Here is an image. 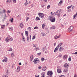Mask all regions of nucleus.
Wrapping results in <instances>:
<instances>
[{
    "label": "nucleus",
    "instance_id": "44",
    "mask_svg": "<svg viewBox=\"0 0 77 77\" xmlns=\"http://www.w3.org/2000/svg\"><path fill=\"white\" fill-rule=\"evenodd\" d=\"M13 1L14 3H16V2L17 1L16 0H13Z\"/></svg>",
    "mask_w": 77,
    "mask_h": 77
},
{
    "label": "nucleus",
    "instance_id": "16",
    "mask_svg": "<svg viewBox=\"0 0 77 77\" xmlns=\"http://www.w3.org/2000/svg\"><path fill=\"white\" fill-rule=\"evenodd\" d=\"M35 20H36V21H38V20H40V18H39L38 17H37L35 19Z\"/></svg>",
    "mask_w": 77,
    "mask_h": 77
},
{
    "label": "nucleus",
    "instance_id": "26",
    "mask_svg": "<svg viewBox=\"0 0 77 77\" xmlns=\"http://www.w3.org/2000/svg\"><path fill=\"white\" fill-rule=\"evenodd\" d=\"M56 26H52L51 27V28L52 29H55L56 28Z\"/></svg>",
    "mask_w": 77,
    "mask_h": 77
},
{
    "label": "nucleus",
    "instance_id": "63",
    "mask_svg": "<svg viewBox=\"0 0 77 77\" xmlns=\"http://www.w3.org/2000/svg\"><path fill=\"white\" fill-rule=\"evenodd\" d=\"M26 15H27V16H29V14H26Z\"/></svg>",
    "mask_w": 77,
    "mask_h": 77
},
{
    "label": "nucleus",
    "instance_id": "38",
    "mask_svg": "<svg viewBox=\"0 0 77 77\" xmlns=\"http://www.w3.org/2000/svg\"><path fill=\"white\" fill-rule=\"evenodd\" d=\"M72 54H77V52H75V53H72Z\"/></svg>",
    "mask_w": 77,
    "mask_h": 77
},
{
    "label": "nucleus",
    "instance_id": "19",
    "mask_svg": "<svg viewBox=\"0 0 77 77\" xmlns=\"http://www.w3.org/2000/svg\"><path fill=\"white\" fill-rule=\"evenodd\" d=\"M62 45V43H59L58 45V46L57 47H61V45Z\"/></svg>",
    "mask_w": 77,
    "mask_h": 77
},
{
    "label": "nucleus",
    "instance_id": "41",
    "mask_svg": "<svg viewBox=\"0 0 77 77\" xmlns=\"http://www.w3.org/2000/svg\"><path fill=\"white\" fill-rule=\"evenodd\" d=\"M26 21H28V20H29V17H27H27H26Z\"/></svg>",
    "mask_w": 77,
    "mask_h": 77
},
{
    "label": "nucleus",
    "instance_id": "12",
    "mask_svg": "<svg viewBox=\"0 0 77 77\" xmlns=\"http://www.w3.org/2000/svg\"><path fill=\"white\" fill-rule=\"evenodd\" d=\"M10 39H6L5 40V41L6 42H8V41H9V40H10L11 41H12L13 40V39H12V38H10Z\"/></svg>",
    "mask_w": 77,
    "mask_h": 77
},
{
    "label": "nucleus",
    "instance_id": "18",
    "mask_svg": "<svg viewBox=\"0 0 77 77\" xmlns=\"http://www.w3.org/2000/svg\"><path fill=\"white\" fill-rule=\"evenodd\" d=\"M47 69V67L46 66H45L44 67H43V68L42 70L43 71H45V70H46Z\"/></svg>",
    "mask_w": 77,
    "mask_h": 77
},
{
    "label": "nucleus",
    "instance_id": "43",
    "mask_svg": "<svg viewBox=\"0 0 77 77\" xmlns=\"http://www.w3.org/2000/svg\"><path fill=\"white\" fill-rule=\"evenodd\" d=\"M33 47H36V44H35L33 45Z\"/></svg>",
    "mask_w": 77,
    "mask_h": 77
},
{
    "label": "nucleus",
    "instance_id": "53",
    "mask_svg": "<svg viewBox=\"0 0 77 77\" xmlns=\"http://www.w3.org/2000/svg\"><path fill=\"white\" fill-rule=\"evenodd\" d=\"M49 77H52V75H49Z\"/></svg>",
    "mask_w": 77,
    "mask_h": 77
},
{
    "label": "nucleus",
    "instance_id": "10",
    "mask_svg": "<svg viewBox=\"0 0 77 77\" xmlns=\"http://www.w3.org/2000/svg\"><path fill=\"white\" fill-rule=\"evenodd\" d=\"M62 71H61V70H60V69H57V72L58 73H60Z\"/></svg>",
    "mask_w": 77,
    "mask_h": 77
},
{
    "label": "nucleus",
    "instance_id": "42",
    "mask_svg": "<svg viewBox=\"0 0 77 77\" xmlns=\"http://www.w3.org/2000/svg\"><path fill=\"white\" fill-rule=\"evenodd\" d=\"M11 57H13L14 56V53H12L11 54Z\"/></svg>",
    "mask_w": 77,
    "mask_h": 77
},
{
    "label": "nucleus",
    "instance_id": "48",
    "mask_svg": "<svg viewBox=\"0 0 77 77\" xmlns=\"http://www.w3.org/2000/svg\"><path fill=\"white\" fill-rule=\"evenodd\" d=\"M41 66H39V67L38 68V69H41Z\"/></svg>",
    "mask_w": 77,
    "mask_h": 77
},
{
    "label": "nucleus",
    "instance_id": "7",
    "mask_svg": "<svg viewBox=\"0 0 77 77\" xmlns=\"http://www.w3.org/2000/svg\"><path fill=\"white\" fill-rule=\"evenodd\" d=\"M73 26H71L68 29V31L69 32H70V31H72V30L73 29Z\"/></svg>",
    "mask_w": 77,
    "mask_h": 77
},
{
    "label": "nucleus",
    "instance_id": "3",
    "mask_svg": "<svg viewBox=\"0 0 77 77\" xmlns=\"http://www.w3.org/2000/svg\"><path fill=\"white\" fill-rule=\"evenodd\" d=\"M38 15L40 18H44V15L43 14V13H38Z\"/></svg>",
    "mask_w": 77,
    "mask_h": 77
},
{
    "label": "nucleus",
    "instance_id": "64",
    "mask_svg": "<svg viewBox=\"0 0 77 77\" xmlns=\"http://www.w3.org/2000/svg\"><path fill=\"white\" fill-rule=\"evenodd\" d=\"M25 39H23V41L24 42H25L26 41V40H25Z\"/></svg>",
    "mask_w": 77,
    "mask_h": 77
},
{
    "label": "nucleus",
    "instance_id": "24",
    "mask_svg": "<svg viewBox=\"0 0 77 77\" xmlns=\"http://www.w3.org/2000/svg\"><path fill=\"white\" fill-rule=\"evenodd\" d=\"M41 34H42V36H44L45 35V34L44 32L42 33Z\"/></svg>",
    "mask_w": 77,
    "mask_h": 77
},
{
    "label": "nucleus",
    "instance_id": "33",
    "mask_svg": "<svg viewBox=\"0 0 77 77\" xmlns=\"http://www.w3.org/2000/svg\"><path fill=\"white\" fill-rule=\"evenodd\" d=\"M72 7V6H68V7H67V8L68 9H69V8H71Z\"/></svg>",
    "mask_w": 77,
    "mask_h": 77
},
{
    "label": "nucleus",
    "instance_id": "27",
    "mask_svg": "<svg viewBox=\"0 0 77 77\" xmlns=\"http://www.w3.org/2000/svg\"><path fill=\"white\" fill-rule=\"evenodd\" d=\"M13 50L12 48H10L8 50V51H12Z\"/></svg>",
    "mask_w": 77,
    "mask_h": 77
},
{
    "label": "nucleus",
    "instance_id": "40",
    "mask_svg": "<svg viewBox=\"0 0 77 77\" xmlns=\"http://www.w3.org/2000/svg\"><path fill=\"white\" fill-rule=\"evenodd\" d=\"M27 4H28V3H27V2H26H26L25 3V6H26V5H27Z\"/></svg>",
    "mask_w": 77,
    "mask_h": 77
},
{
    "label": "nucleus",
    "instance_id": "25",
    "mask_svg": "<svg viewBox=\"0 0 77 77\" xmlns=\"http://www.w3.org/2000/svg\"><path fill=\"white\" fill-rule=\"evenodd\" d=\"M69 62H70L71 61V57H69L68 59Z\"/></svg>",
    "mask_w": 77,
    "mask_h": 77
},
{
    "label": "nucleus",
    "instance_id": "34",
    "mask_svg": "<svg viewBox=\"0 0 77 77\" xmlns=\"http://www.w3.org/2000/svg\"><path fill=\"white\" fill-rule=\"evenodd\" d=\"M63 57V59H65L66 58V55H64Z\"/></svg>",
    "mask_w": 77,
    "mask_h": 77
},
{
    "label": "nucleus",
    "instance_id": "6",
    "mask_svg": "<svg viewBox=\"0 0 77 77\" xmlns=\"http://www.w3.org/2000/svg\"><path fill=\"white\" fill-rule=\"evenodd\" d=\"M63 66L66 68H68V67H69V65L67 63H65L64 65Z\"/></svg>",
    "mask_w": 77,
    "mask_h": 77
},
{
    "label": "nucleus",
    "instance_id": "15",
    "mask_svg": "<svg viewBox=\"0 0 77 77\" xmlns=\"http://www.w3.org/2000/svg\"><path fill=\"white\" fill-rule=\"evenodd\" d=\"M36 59V61H37V63H39L40 62V61L39 60V59L38 58H35Z\"/></svg>",
    "mask_w": 77,
    "mask_h": 77
},
{
    "label": "nucleus",
    "instance_id": "39",
    "mask_svg": "<svg viewBox=\"0 0 77 77\" xmlns=\"http://www.w3.org/2000/svg\"><path fill=\"white\" fill-rule=\"evenodd\" d=\"M45 48L44 47L43 48V51H45Z\"/></svg>",
    "mask_w": 77,
    "mask_h": 77
},
{
    "label": "nucleus",
    "instance_id": "47",
    "mask_svg": "<svg viewBox=\"0 0 77 77\" xmlns=\"http://www.w3.org/2000/svg\"><path fill=\"white\" fill-rule=\"evenodd\" d=\"M62 55L60 54V55L58 56V57H62Z\"/></svg>",
    "mask_w": 77,
    "mask_h": 77
},
{
    "label": "nucleus",
    "instance_id": "36",
    "mask_svg": "<svg viewBox=\"0 0 77 77\" xmlns=\"http://www.w3.org/2000/svg\"><path fill=\"white\" fill-rule=\"evenodd\" d=\"M45 25L44 24L43 25H42V29H44V26H45Z\"/></svg>",
    "mask_w": 77,
    "mask_h": 77
},
{
    "label": "nucleus",
    "instance_id": "23",
    "mask_svg": "<svg viewBox=\"0 0 77 77\" xmlns=\"http://www.w3.org/2000/svg\"><path fill=\"white\" fill-rule=\"evenodd\" d=\"M5 25H2L1 26V29H4V28H5Z\"/></svg>",
    "mask_w": 77,
    "mask_h": 77
},
{
    "label": "nucleus",
    "instance_id": "11",
    "mask_svg": "<svg viewBox=\"0 0 77 77\" xmlns=\"http://www.w3.org/2000/svg\"><path fill=\"white\" fill-rule=\"evenodd\" d=\"M33 59V56L32 55L30 57V60L31 61H32Z\"/></svg>",
    "mask_w": 77,
    "mask_h": 77
},
{
    "label": "nucleus",
    "instance_id": "31",
    "mask_svg": "<svg viewBox=\"0 0 77 77\" xmlns=\"http://www.w3.org/2000/svg\"><path fill=\"white\" fill-rule=\"evenodd\" d=\"M10 21H11V23H13V18H12L11 20H10Z\"/></svg>",
    "mask_w": 77,
    "mask_h": 77
},
{
    "label": "nucleus",
    "instance_id": "32",
    "mask_svg": "<svg viewBox=\"0 0 77 77\" xmlns=\"http://www.w3.org/2000/svg\"><path fill=\"white\" fill-rule=\"evenodd\" d=\"M76 16H77L76 15H74L73 16V20H75V17H76Z\"/></svg>",
    "mask_w": 77,
    "mask_h": 77
},
{
    "label": "nucleus",
    "instance_id": "61",
    "mask_svg": "<svg viewBox=\"0 0 77 77\" xmlns=\"http://www.w3.org/2000/svg\"><path fill=\"white\" fill-rule=\"evenodd\" d=\"M21 35L22 36H23V33H21Z\"/></svg>",
    "mask_w": 77,
    "mask_h": 77
},
{
    "label": "nucleus",
    "instance_id": "8",
    "mask_svg": "<svg viewBox=\"0 0 77 77\" xmlns=\"http://www.w3.org/2000/svg\"><path fill=\"white\" fill-rule=\"evenodd\" d=\"M64 50V48L60 47L59 49V52H61V51H62Z\"/></svg>",
    "mask_w": 77,
    "mask_h": 77
},
{
    "label": "nucleus",
    "instance_id": "29",
    "mask_svg": "<svg viewBox=\"0 0 77 77\" xmlns=\"http://www.w3.org/2000/svg\"><path fill=\"white\" fill-rule=\"evenodd\" d=\"M12 29H13L12 27H9V30H12Z\"/></svg>",
    "mask_w": 77,
    "mask_h": 77
},
{
    "label": "nucleus",
    "instance_id": "37",
    "mask_svg": "<svg viewBox=\"0 0 77 77\" xmlns=\"http://www.w3.org/2000/svg\"><path fill=\"white\" fill-rule=\"evenodd\" d=\"M35 38V35H34L33 37H32V39L33 40Z\"/></svg>",
    "mask_w": 77,
    "mask_h": 77
},
{
    "label": "nucleus",
    "instance_id": "21",
    "mask_svg": "<svg viewBox=\"0 0 77 77\" xmlns=\"http://www.w3.org/2000/svg\"><path fill=\"white\" fill-rule=\"evenodd\" d=\"M62 1H60L59 2L58 5L59 6H60V5H61V4H62Z\"/></svg>",
    "mask_w": 77,
    "mask_h": 77
},
{
    "label": "nucleus",
    "instance_id": "55",
    "mask_svg": "<svg viewBox=\"0 0 77 77\" xmlns=\"http://www.w3.org/2000/svg\"><path fill=\"white\" fill-rule=\"evenodd\" d=\"M44 1H45V2H46V3H47V0H43Z\"/></svg>",
    "mask_w": 77,
    "mask_h": 77
},
{
    "label": "nucleus",
    "instance_id": "9",
    "mask_svg": "<svg viewBox=\"0 0 77 77\" xmlns=\"http://www.w3.org/2000/svg\"><path fill=\"white\" fill-rule=\"evenodd\" d=\"M58 49H59L58 47H56V48L55 49L54 51V53H56L57 51H58Z\"/></svg>",
    "mask_w": 77,
    "mask_h": 77
},
{
    "label": "nucleus",
    "instance_id": "30",
    "mask_svg": "<svg viewBox=\"0 0 77 77\" xmlns=\"http://www.w3.org/2000/svg\"><path fill=\"white\" fill-rule=\"evenodd\" d=\"M7 74H9V70H7V72H6Z\"/></svg>",
    "mask_w": 77,
    "mask_h": 77
},
{
    "label": "nucleus",
    "instance_id": "45",
    "mask_svg": "<svg viewBox=\"0 0 77 77\" xmlns=\"http://www.w3.org/2000/svg\"><path fill=\"white\" fill-rule=\"evenodd\" d=\"M41 52H40L39 53H38L37 54L38 56H40V55H41Z\"/></svg>",
    "mask_w": 77,
    "mask_h": 77
},
{
    "label": "nucleus",
    "instance_id": "46",
    "mask_svg": "<svg viewBox=\"0 0 77 77\" xmlns=\"http://www.w3.org/2000/svg\"><path fill=\"white\" fill-rule=\"evenodd\" d=\"M44 58H41V60H42V61H43V60H44Z\"/></svg>",
    "mask_w": 77,
    "mask_h": 77
},
{
    "label": "nucleus",
    "instance_id": "2",
    "mask_svg": "<svg viewBox=\"0 0 77 77\" xmlns=\"http://www.w3.org/2000/svg\"><path fill=\"white\" fill-rule=\"evenodd\" d=\"M49 17H50L49 18V20H50L51 22H52V23H54V22H55V20H56V18H55V17H54V16H53L52 17L50 16Z\"/></svg>",
    "mask_w": 77,
    "mask_h": 77
},
{
    "label": "nucleus",
    "instance_id": "35",
    "mask_svg": "<svg viewBox=\"0 0 77 77\" xmlns=\"http://www.w3.org/2000/svg\"><path fill=\"white\" fill-rule=\"evenodd\" d=\"M50 7V5H48L47 7V9H49Z\"/></svg>",
    "mask_w": 77,
    "mask_h": 77
},
{
    "label": "nucleus",
    "instance_id": "56",
    "mask_svg": "<svg viewBox=\"0 0 77 77\" xmlns=\"http://www.w3.org/2000/svg\"><path fill=\"white\" fill-rule=\"evenodd\" d=\"M19 65H21V63H19Z\"/></svg>",
    "mask_w": 77,
    "mask_h": 77
},
{
    "label": "nucleus",
    "instance_id": "60",
    "mask_svg": "<svg viewBox=\"0 0 77 77\" xmlns=\"http://www.w3.org/2000/svg\"><path fill=\"white\" fill-rule=\"evenodd\" d=\"M28 29H29V30H30V29H31V28H30V27H29L28 28Z\"/></svg>",
    "mask_w": 77,
    "mask_h": 77
},
{
    "label": "nucleus",
    "instance_id": "22",
    "mask_svg": "<svg viewBox=\"0 0 77 77\" xmlns=\"http://www.w3.org/2000/svg\"><path fill=\"white\" fill-rule=\"evenodd\" d=\"M20 27H21V28H22L23 27V23H20Z\"/></svg>",
    "mask_w": 77,
    "mask_h": 77
},
{
    "label": "nucleus",
    "instance_id": "58",
    "mask_svg": "<svg viewBox=\"0 0 77 77\" xmlns=\"http://www.w3.org/2000/svg\"><path fill=\"white\" fill-rule=\"evenodd\" d=\"M56 43H54V46H55V45H56Z\"/></svg>",
    "mask_w": 77,
    "mask_h": 77
},
{
    "label": "nucleus",
    "instance_id": "28",
    "mask_svg": "<svg viewBox=\"0 0 77 77\" xmlns=\"http://www.w3.org/2000/svg\"><path fill=\"white\" fill-rule=\"evenodd\" d=\"M34 60H35V62H34V63H35V64H36V63H37V61H36V59H35Z\"/></svg>",
    "mask_w": 77,
    "mask_h": 77
},
{
    "label": "nucleus",
    "instance_id": "13",
    "mask_svg": "<svg viewBox=\"0 0 77 77\" xmlns=\"http://www.w3.org/2000/svg\"><path fill=\"white\" fill-rule=\"evenodd\" d=\"M60 35H59L58 36H57V35H56L54 36V38L55 39H57V38H60Z\"/></svg>",
    "mask_w": 77,
    "mask_h": 77
},
{
    "label": "nucleus",
    "instance_id": "50",
    "mask_svg": "<svg viewBox=\"0 0 77 77\" xmlns=\"http://www.w3.org/2000/svg\"><path fill=\"white\" fill-rule=\"evenodd\" d=\"M35 77H39V75H38L37 76H36V75H35Z\"/></svg>",
    "mask_w": 77,
    "mask_h": 77
},
{
    "label": "nucleus",
    "instance_id": "59",
    "mask_svg": "<svg viewBox=\"0 0 77 77\" xmlns=\"http://www.w3.org/2000/svg\"><path fill=\"white\" fill-rule=\"evenodd\" d=\"M74 6H73L72 7V9H74Z\"/></svg>",
    "mask_w": 77,
    "mask_h": 77
},
{
    "label": "nucleus",
    "instance_id": "62",
    "mask_svg": "<svg viewBox=\"0 0 77 77\" xmlns=\"http://www.w3.org/2000/svg\"><path fill=\"white\" fill-rule=\"evenodd\" d=\"M8 13H10V12H11V11H8Z\"/></svg>",
    "mask_w": 77,
    "mask_h": 77
},
{
    "label": "nucleus",
    "instance_id": "4",
    "mask_svg": "<svg viewBox=\"0 0 77 77\" xmlns=\"http://www.w3.org/2000/svg\"><path fill=\"white\" fill-rule=\"evenodd\" d=\"M50 74V75H53V72H52L51 71H48L47 72V75H49Z\"/></svg>",
    "mask_w": 77,
    "mask_h": 77
},
{
    "label": "nucleus",
    "instance_id": "17",
    "mask_svg": "<svg viewBox=\"0 0 77 77\" xmlns=\"http://www.w3.org/2000/svg\"><path fill=\"white\" fill-rule=\"evenodd\" d=\"M20 71V69L18 67H17L16 72H18Z\"/></svg>",
    "mask_w": 77,
    "mask_h": 77
},
{
    "label": "nucleus",
    "instance_id": "14",
    "mask_svg": "<svg viewBox=\"0 0 77 77\" xmlns=\"http://www.w3.org/2000/svg\"><path fill=\"white\" fill-rule=\"evenodd\" d=\"M63 72H68V69H64Z\"/></svg>",
    "mask_w": 77,
    "mask_h": 77
},
{
    "label": "nucleus",
    "instance_id": "5",
    "mask_svg": "<svg viewBox=\"0 0 77 77\" xmlns=\"http://www.w3.org/2000/svg\"><path fill=\"white\" fill-rule=\"evenodd\" d=\"M28 31H26L25 35H26V36H27V40L28 41H29V35H28Z\"/></svg>",
    "mask_w": 77,
    "mask_h": 77
},
{
    "label": "nucleus",
    "instance_id": "54",
    "mask_svg": "<svg viewBox=\"0 0 77 77\" xmlns=\"http://www.w3.org/2000/svg\"><path fill=\"white\" fill-rule=\"evenodd\" d=\"M74 77H77V75L76 74H75Z\"/></svg>",
    "mask_w": 77,
    "mask_h": 77
},
{
    "label": "nucleus",
    "instance_id": "49",
    "mask_svg": "<svg viewBox=\"0 0 77 77\" xmlns=\"http://www.w3.org/2000/svg\"><path fill=\"white\" fill-rule=\"evenodd\" d=\"M2 77H8V76H6V75H4L2 76Z\"/></svg>",
    "mask_w": 77,
    "mask_h": 77
},
{
    "label": "nucleus",
    "instance_id": "20",
    "mask_svg": "<svg viewBox=\"0 0 77 77\" xmlns=\"http://www.w3.org/2000/svg\"><path fill=\"white\" fill-rule=\"evenodd\" d=\"M2 62H8V60L6 59H4L2 60Z\"/></svg>",
    "mask_w": 77,
    "mask_h": 77
},
{
    "label": "nucleus",
    "instance_id": "52",
    "mask_svg": "<svg viewBox=\"0 0 77 77\" xmlns=\"http://www.w3.org/2000/svg\"><path fill=\"white\" fill-rule=\"evenodd\" d=\"M35 48L36 49L35 50H36V51H37V50H38V48Z\"/></svg>",
    "mask_w": 77,
    "mask_h": 77
},
{
    "label": "nucleus",
    "instance_id": "51",
    "mask_svg": "<svg viewBox=\"0 0 77 77\" xmlns=\"http://www.w3.org/2000/svg\"><path fill=\"white\" fill-rule=\"evenodd\" d=\"M65 76L63 75H61L60 76V77H64Z\"/></svg>",
    "mask_w": 77,
    "mask_h": 77
},
{
    "label": "nucleus",
    "instance_id": "57",
    "mask_svg": "<svg viewBox=\"0 0 77 77\" xmlns=\"http://www.w3.org/2000/svg\"><path fill=\"white\" fill-rule=\"evenodd\" d=\"M3 11L4 13H5V9H4V10H3Z\"/></svg>",
    "mask_w": 77,
    "mask_h": 77
},
{
    "label": "nucleus",
    "instance_id": "1",
    "mask_svg": "<svg viewBox=\"0 0 77 77\" xmlns=\"http://www.w3.org/2000/svg\"><path fill=\"white\" fill-rule=\"evenodd\" d=\"M60 10H59L57 11L56 12H54L55 15H57L58 18H60Z\"/></svg>",
    "mask_w": 77,
    "mask_h": 77
}]
</instances>
